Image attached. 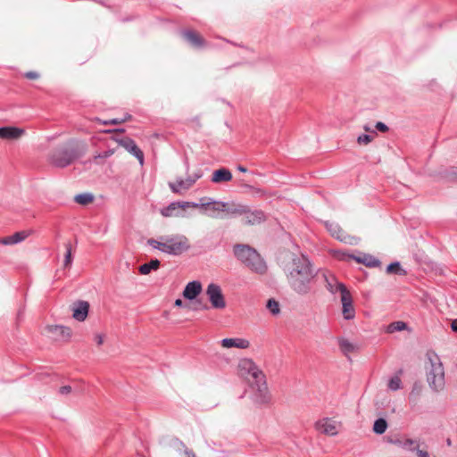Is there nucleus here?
<instances>
[{
  "instance_id": "1",
  "label": "nucleus",
  "mask_w": 457,
  "mask_h": 457,
  "mask_svg": "<svg viewBox=\"0 0 457 457\" xmlns=\"http://www.w3.org/2000/svg\"><path fill=\"white\" fill-rule=\"evenodd\" d=\"M284 271L289 287L295 294L304 296L312 291L317 271L307 255L292 253Z\"/></svg>"
},
{
  "instance_id": "2",
  "label": "nucleus",
  "mask_w": 457,
  "mask_h": 457,
  "mask_svg": "<svg viewBox=\"0 0 457 457\" xmlns=\"http://www.w3.org/2000/svg\"><path fill=\"white\" fill-rule=\"evenodd\" d=\"M147 244L154 249L173 256L180 255L190 248L188 239L182 235L162 236L159 239L150 238Z\"/></svg>"
},
{
  "instance_id": "3",
  "label": "nucleus",
  "mask_w": 457,
  "mask_h": 457,
  "mask_svg": "<svg viewBox=\"0 0 457 457\" xmlns=\"http://www.w3.org/2000/svg\"><path fill=\"white\" fill-rule=\"evenodd\" d=\"M235 257L247 266L251 270L263 274L267 270L264 260L259 253L249 245L237 244L233 247Z\"/></svg>"
},
{
  "instance_id": "4",
  "label": "nucleus",
  "mask_w": 457,
  "mask_h": 457,
  "mask_svg": "<svg viewBox=\"0 0 457 457\" xmlns=\"http://www.w3.org/2000/svg\"><path fill=\"white\" fill-rule=\"evenodd\" d=\"M428 366H426L427 381L430 388L439 392L445 387V370L439 356L433 351L427 353Z\"/></svg>"
},
{
  "instance_id": "5",
  "label": "nucleus",
  "mask_w": 457,
  "mask_h": 457,
  "mask_svg": "<svg viewBox=\"0 0 457 457\" xmlns=\"http://www.w3.org/2000/svg\"><path fill=\"white\" fill-rule=\"evenodd\" d=\"M79 157L78 147L73 141L55 147L49 154V162L57 168H65Z\"/></svg>"
},
{
  "instance_id": "6",
  "label": "nucleus",
  "mask_w": 457,
  "mask_h": 457,
  "mask_svg": "<svg viewBox=\"0 0 457 457\" xmlns=\"http://www.w3.org/2000/svg\"><path fill=\"white\" fill-rule=\"evenodd\" d=\"M238 371L242 377L248 380L249 384H251V382L262 379L265 376L254 361L248 358L240 360L238 363Z\"/></svg>"
},
{
  "instance_id": "7",
  "label": "nucleus",
  "mask_w": 457,
  "mask_h": 457,
  "mask_svg": "<svg viewBox=\"0 0 457 457\" xmlns=\"http://www.w3.org/2000/svg\"><path fill=\"white\" fill-rule=\"evenodd\" d=\"M250 386L253 390L251 398L255 404L264 405L270 402V395L265 377L262 379L251 382Z\"/></svg>"
},
{
  "instance_id": "8",
  "label": "nucleus",
  "mask_w": 457,
  "mask_h": 457,
  "mask_svg": "<svg viewBox=\"0 0 457 457\" xmlns=\"http://www.w3.org/2000/svg\"><path fill=\"white\" fill-rule=\"evenodd\" d=\"M206 295L213 308L223 309L226 307V301L219 285L214 283L209 284L206 288Z\"/></svg>"
},
{
  "instance_id": "9",
  "label": "nucleus",
  "mask_w": 457,
  "mask_h": 457,
  "mask_svg": "<svg viewBox=\"0 0 457 457\" xmlns=\"http://www.w3.org/2000/svg\"><path fill=\"white\" fill-rule=\"evenodd\" d=\"M203 176V172L198 170L193 175L188 176L186 179L181 178L177 179L176 182H170L169 187L170 190L175 194H179L182 189H189L199 179Z\"/></svg>"
},
{
  "instance_id": "10",
  "label": "nucleus",
  "mask_w": 457,
  "mask_h": 457,
  "mask_svg": "<svg viewBox=\"0 0 457 457\" xmlns=\"http://www.w3.org/2000/svg\"><path fill=\"white\" fill-rule=\"evenodd\" d=\"M342 289L341 303L342 314L345 320H353L355 317V310L353 304V297L345 286H340Z\"/></svg>"
},
{
  "instance_id": "11",
  "label": "nucleus",
  "mask_w": 457,
  "mask_h": 457,
  "mask_svg": "<svg viewBox=\"0 0 457 457\" xmlns=\"http://www.w3.org/2000/svg\"><path fill=\"white\" fill-rule=\"evenodd\" d=\"M266 220V215L262 210H252L249 206H245V212L242 216L241 222L244 225L254 226L259 225Z\"/></svg>"
},
{
  "instance_id": "12",
  "label": "nucleus",
  "mask_w": 457,
  "mask_h": 457,
  "mask_svg": "<svg viewBox=\"0 0 457 457\" xmlns=\"http://www.w3.org/2000/svg\"><path fill=\"white\" fill-rule=\"evenodd\" d=\"M197 206L199 204L193 202H172L168 206L162 208L160 212L163 217L179 216L180 210Z\"/></svg>"
},
{
  "instance_id": "13",
  "label": "nucleus",
  "mask_w": 457,
  "mask_h": 457,
  "mask_svg": "<svg viewBox=\"0 0 457 457\" xmlns=\"http://www.w3.org/2000/svg\"><path fill=\"white\" fill-rule=\"evenodd\" d=\"M119 145L124 147L129 154L135 156L141 165L144 164V153L143 151L137 145L136 142L130 137H125L120 139Z\"/></svg>"
},
{
  "instance_id": "14",
  "label": "nucleus",
  "mask_w": 457,
  "mask_h": 457,
  "mask_svg": "<svg viewBox=\"0 0 457 457\" xmlns=\"http://www.w3.org/2000/svg\"><path fill=\"white\" fill-rule=\"evenodd\" d=\"M183 38L194 48H203L206 42L196 31L193 29H183L180 31Z\"/></svg>"
},
{
  "instance_id": "15",
  "label": "nucleus",
  "mask_w": 457,
  "mask_h": 457,
  "mask_svg": "<svg viewBox=\"0 0 457 457\" xmlns=\"http://www.w3.org/2000/svg\"><path fill=\"white\" fill-rule=\"evenodd\" d=\"M325 226H326L327 229L329 231V233L331 234V236L334 237L335 238H337V239H338V240H340L341 242H344V243L353 244L352 239H353V237H352L351 236L346 234L339 227L338 224L334 223V222L327 221L325 223Z\"/></svg>"
},
{
  "instance_id": "16",
  "label": "nucleus",
  "mask_w": 457,
  "mask_h": 457,
  "mask_svg": "<svg viewBox=\"0 0 457 457\" xmlns=\"http://www.w3.org/2000/svg\"><path fill=\"white\" fill-rule=\"evenodd\" d=\"M72 317L78 321H84L88 314L89 303L87 301L79 300L73 303Z\"/></svg>"
},
{
  "instance_id": "17",
  "label": "nucleus",
  "mask_w": 457,
  "mask_h": 457,
  "mask_svg": "<svg viewBox=\"0 0 457 457\" xmlns=\"http://www.w3.org/2000/svg\"><path fill=\"white\" fill-rule=\"evenodd\" d=\"M315 427L317 430L325 435L336 436L338 433L336 421L328 418L317 421Z\"/></svg>"
},
{
  "instance_id": "18",
  "label": "nucleus",
  "mask_w": 457,
  "mask_h": 457,
  "mask_svg": "<svg viewBox=\"0 0 457 457\" xmlns=\"http://www.w3.org/2000/svg\"><path fill=\"white\" fill-rule=\"evenodd\" d=\"M202 292V284L198 280L188 282L184 290L183 296L187 300H195Z\"/></svg>"
},
{
  "instance_id": "19",
  "label": "nucleus",
  "mask_w": 457,
  "mask_h": 457,
  "mask_svg": "<svg viewBox=\"0 0 457 457\" xmlns=\"http://www.w3.org/2000/svg\"><path fill=\"white\" fill-rule=\"evenodd\" d=\"M348 257L369 268L381 267V262L375 256L369 253H362L361 256H354L353 254H349Z\"/></svg>"
},
{
  "instance_id": "20",
  "label": "nucleus",
  "mask_w": 457,
  "mask_h": 457,
  "mask_svg": "<svg viewBox=\"0 0 457 457\" xmlns=\"http://www.w3.org/2000/svg\"><path fill=\"white\" fill-rule=\"evenodd\" d=\"M220 345L224 348L236 347L239 349H246L250 345V342L245 338H224L220 341Z\"/></svg>"
},
{
  "instance_id": "21",
  "label": "nucleus",
  "mask_w": 457,
  "mask_h": 457,
  "mask_svg": "<svg viewBox=\"0 0 457 457\" xmlns=\"http://www.w3.org/2000/svg\"><path fill=\"white\" fill-rule=\"evenodd\" d=\"M24 134V129L17 127H1L0 138L16 139Z\"/></svg>"
},
{
  "instance_id": "22",
  "label": "nucleus",
  "mask_w": 457,
  "mask_h": 457,
  "mask_svg": "<svg viewBox=\"0 0 457 457\" xmlns=\"http://www.w3.org/2000/svg\"><path fill=\"white\" fill-rule=\"evenodd\" d=\"M29 236L27 231H18L14 234L3 237L0 239V243L4 245H15L25 240Z\"/></svg>"
},
{
  "instance_id": "23",
  "label": "nucleus",
  "mask_w": 457,
  "mask_h": 457,
  "mask_svg": "<svg viewBox=\"0 0 457 457\" xmlns=\"http://www.w3.org/2000/svg\"><path fill=\"white\" fill-rule=\"evenodd\" d=\"M232 179V173L227 168H220L216 170L212 173V182L213 183H221L228 182Z\"/></svg>"
},
{
  "instance_id": "24",
  "label": "nucleus",
  "mask_w": 457,
  "mask_h": 457,
  "mask_svg": "<svg viewBox=\"0 0 457 457\" xmlns=\"http://www.w3.org/2000/svg\"><path fill=\"white\" fill-rule=\"evenodd\" d=\"M245 204H242L226 203L225 212H227L230 217H242L245 212Z\"/></svg>"
},
{
  "instance_id": "25",
  "label": "nucleus",
  "mask_w": 457,
  "mask_h": 457,
  "mask_svg": "<svg viewBox=\"0 0 457 457\" xmlns=\"http://www.w3.org/2000/svg\"><path fill=\"white\" fill-rule=\"evenodd\" d=\"M337 343H338L340 351L346 357H349L350 353H354L357 350V346L345 337H338Z\"/></svg>"
},
{
  "instance_id": "26",
  "label": "nucleus",
  "mask_w": 457,
  "mask_h": 457,
  "mask_svg": "<svg viewBox=\"0 0 457 457\" xmlns=\"http://www.w3.org/2000/svg\"><path fill=\"white\" fill-rule=\"evenodd\" d=\"M201 209H204L205 211H212V212H225L226 202L222 201H211L208 203L198 204Z\"/></svg>"
},
{
  "instance_id": "27",
  "label": "nucleus",
  "mask_w": 457,
  "mask_h": 457,
  "mask_svg": "<svg viewBox=\"0 0 457 457\" xmlns=\"http://www.w3.org/2000/svg\"><path fill=\"white\" fill-rule=\"evenodd\" d=\"M325 280H326V287L331 294H337V292L340 293L342 295V289L340 286H345V284L338 282L337 278L333 276L327 277L326 275Z\"/></svg>"
},
{
  "instance_id": "28",
  "label": "nucleus",
  "mask_w": 457,
  "mask_h": 457,
  "mask_svg": "<svg viewBox=\"0 0 457 457\" xmlns=\"http://www.w3.org/2000/svg\"><path fill=\"white\" fill-rule=\"evenodd\" d=\"M161 262L157 259H153L149 262L144 263L139 266V272L143 275L149 274L152 270H156L159 269Z\"/></svg>"
},
{
  "instance_id": "29",
  "label": "nucleus",
  "mask_w": 457,
  "mask_h": 457,
  "mask_svg": "<svg viewBox=\"0 0 457 457\" xmlns=\"http://www.w3.org/2000/svg\"><path fill=\"white\" fill-rule=\"evenodd\" d=\"M386 273L388 274H397V275H406V270H403L401 266L400 262H394L387 265L386 269Z\"/></svg>"
},
{
  "instance_id": "30",
  "label": "nucleus",
  "mask_w": 457,
  "mask_h": 457,
  "mask_svg": "<svg viewBox=\"0 0 457 457\" xmlns=\"http://www.w3.org/2000/svg\"><path fill=\"white\" fill-rule=\"evenodd\" d=\"M387 428V422L383 418H378L373 424V432L377 435H382Z\"/></svg>"
},
{
  "instance_id": "31",
  "label": "nucleus",
  "mask_w": 457,
  "mask_h": 457,
  "mask_svg": "<svg viewBox=\"0 0 457 457\" xmlns=\"http://www.w3.org/2000/svg\"><path fill=\"white\" fill-rule=\"evenodd\" d=\"M93 200L94 195L90 193L79 194L75 196V202L82 205H86L89 203H92Z\"/></svg>"
},
{
  "instance_id": "32",
  "label": "nucleus",
  "mask_w": 457,
  "mask_h": 457,
  "mask_svg": "<svg viewBox=\"0 0 457 457\" xmlns=\"http://www.w3.org/2000/svg\"><path fill=\"white\" fill-rule=\"evenodd\" d=\"M407 328V324L404 321H394L387 327V332L394 333L396 331H402Z\"/></svg>"
},
{
  "instance_id": "33",
  "label": "nucleus",
  "mask_w": 457,
  "mask_h": 457,
  "mask_svg": "<svg viewBox=\"0 0 457 457\" xmlns=\"http://www.w3.org/2000/svg\"><path fill=\"white\" fill-rule=\"evenodd\" d=\"M266 308L273 315H277L280 312L278 302H277L273 298H270L268 300V302L266 303Z\"/></svg>"
},
{
  "instance_id": "34",
  "label": "nucleus",
  "mask_w": 457,
  "mask_h": 457,
  "mask_svg": "<svg viewBox=\"0 0 457 457\" xmlns=\"http://www.w3.org/2000/svg\"><path fill=\"white\" fill-rule=\"evenodd\" d=\"M388 388L392 391H396L402 387V381L398 376L392 377L388 381Z\"/></svg>"
},
{
  "instance_id": "35",
  "label": "nucleus",
  "mask_w": 457,
  "mask_h": 457,
  "mask_svg": "<svg viewBox=\"0 0 457 457\" xmlns=\"http://www.w3.org/2000/svg\"><path fill=\"white\" fill-rule=\"evenodd\" d=\"M54 331L58 333L62 338H69L71 337V329L64 326H55Z\"/></svg>"
},
{
  "instance_id": "36",
  "label": "nucleus",
  "mask_w": 457,
  "mask_h": 457,
  "mask_svg": "<svg viewBox=\"0 0 457 457\" xmlns=\"http://www.w3.org/2000/svg\"><path fill=\"white\" fill-rule=\"evenodd\" d=\"M65 248H66V253H65V257H64L63 265H64V267H69L72 262L71 243L65 244Z\"/></svg>"
},
{
  "instance_id": "37",
  "label": "nucleus",
  "mask_w": 457,
  "mask_h": 457,
  "mask_svg": "<svg viewBox=\"0 0 457 457\" xmlns=\"http://www.w3.org/2000/svg\"><path fill=\"white\" fill-rule=\"evenodd\" d=\"M373 140V136L369 134H361L357 137V142L360 145H368Z\"/></svg>"
},
{
  "instance_id": "38",
  "label": "nucleus",
  "mask_w": 457,
  "mask_h": 457,
  "mask_svg": "<svg viewBox=\"0 0 457 457\" xmlns=\"http://www.w3.org/2000/svg\"><path fill=\"white\" fill-rule=\"evenodd\" d=\"M416 445V441L409 438V439L403 440L402 448L408 449L410 451H415L417 447H412V445Z\"/></svg>"
},
{
  "instance_id": "39",
  "label": "nucleus",
  "mask_w": 457,
  "mask_h": 457,
  "mask_svg": "<svg viewBox=\"0 0 457 457\" xmlns=\"http://www.w3.org/2000/svg\"><path fill=\"white\" fill-rule=\"evenodd\" d=\"M179 445L184 450L186 457H196L195 453L192 450L188 449L183 442L179 441Z\"/></svg>"
},
{
  "instance_id": "40",
  "label": "nucleus",
  "mask_w": 457,
  "mask_h": 457,
  "mask_svg": "<svg viewBox=\"0 0 457 457\" xmlns=\"http://www.w3.org/2000/svg\"><path fill=\"white\" fill-rule=\"evenodd\" d=\"M24 77L29 79H37L39 78V74L37 71H27L24 73Z\"/></svg>"
},
{
  "instance_id": "41",
  "label": "nucleus",
  "mask_w": 457,
  "mask_h": 457,
  "mask_svg": "<svg viewBox=\"0 0 457 457\" xmlns=\"http://www.w3.org/2000/svg\"><path fill=\"white\" fill-rule=\"evenodd\" d=\"M375 127L380 132H386L388 130V127L384 122L381 121H378Z\"/></svg>"
},
{
  "instance_id": "42",
  "label": "nucleus",
  "mask_w": 457,
  "mask_h": 457,
  "mask_svg": "<svg viewBox=\"0 0 457 457\" xmlns=\"http://www.w3.org/2000/svg\"><path fill=\"white\" fill-rule=\"evenodd\" d=\"M208 305L206 303H203L202 302L200 301H197L193 308L194 311H198V310H208Z\"/></svg>"
},
{
  "instance_id": "43",
  "label": "nucleus",
  "mask_w": 457,
  "mask_h": 457,
  "mask_svg": "<svg viewBox=\"0 0 457 457\" xmlns=\"http://www.w3.org/2000/svg\"><path fill=\"white\" fill-rule=\"evenodd\" d=\"M71 392V386H63L59 388V394L61 395H68Z\"/></svg>"
},
{
  "instance_id": "44",
  "label": "nucleus",
  "mask_w": 457,
  "mask_h": 457,
  "mask_svg": "<svg viewBox=\"0 0 457 457\" xmlns=\"http://www.w3.org/2000/svg\"><path fill=\"white\" fill-rule=\"evenodd\" d=\"M416 453L418 457H430L429 453L427 451L420 450L418 447L416 448ZM436 457V456H434Z\"/></svg>"
},
{
  "instance_id": "45",
  "label": "nucleus",
  "mask_w": 457,
  "mask_h": 457,
  "mask_svg": "<svg viewBox=\"0 0 457 457\" xmlns=\"http://www.w3.org/2000/svg\"><path fill=\"white\" fill-rule=\"evenodd\" d=\"M95 341L98 345H101L104 343V336L102 334H96L95 336Z\"/></svg>"
},
{
  "instance_id": "46",
  "label": "nucleus",
  "mask_w": 457,
  "mask_h": 457,
  "mask_svg": "<svg viewBox=\"0 0 457 457\" xmlns=\"http://www.w3.org/2000/svg\"><path fill=\"white\" fill-rule=\"evenodd\" d=\"M124 122V120H120V119H118V118H115V119H112L109 121H105L104 124H120Z\"/></svg>"
},
{
  "instance_id": "47",
  "label": "nucleus",
  "mask_w": 457,
  "mask_h": 457,
  "mask_svg": "<svg viewBox=\"0 0 457 457\" xmlns=\"http://www.w3.org/2000/svg\"><path fill=\"white\" fill-rule=\"evenodd\" d=\"M113 154V151L108 150L104 152L103 154H100L97 157L98 158H108Z\"/></svg>"
},
{
  "instance_id": "48",
  "label": "nucleus",
  "mask_w": 457,
  "mask_h": 457,
  "mask_svg": "<svg viewBox=\"0 0 457 457\" xmlns=\"http://www.w3.org/2000/svg\"><path fill=\"white\" fill-rule=\"evenodd\" d=\"M174 305L177 307H183L184 302L181 299H176L174 302Z\"/></svg>"
},
{
  "instance_id": "49",
  "label": "nucleus",
  "mask_w": 457,
  "mask_h": 457,
  "mask_svg": "<svg viewBox=\"0 0 457 457\" xmlns=\"http://www.w3.org/2000/svg\"><path fill=\"white\" fill-rule=\"evenodd\" d=\"M451 328L453 331L457 332V319L452 321Z\"/></svg>"
},
{
  "instance_id": "50",
  "label": "nucleus",
  "mask_w": 457,
  "mask_h": 457,
  "mask_svg": "<svg viewBox=\"0 0 457 457\" xmlns=\"http://www.w3.org/2000/svg\"><path fill=\"white\" fill-rule=\"evenodd\" d=\"M403 440L396 439L395 441H392L393 444L398 445L399 447H402Z\"/></svg>"
},
{
  "instance_id": "51",
  "label": "nucleus",
  "mask_w": 457,
  "mask_h": 457,
  "mask_svg": "<svg viewBox=\"0 0 457 457\" xmlns=\"http://www.w3.org/2000/svg\"><path fill=\"white\" fill-rule=\"evenodd\" d=\"M237 170L240 171V172H246L247 171V169L242 165H239L237 166Z\"/></svg>"
},
{
  "instance_id": "52",
  "label": "nucleus",
  "mask_w": 457,
  "mask_h": 457,
  "mask_svg": "<svg viewBox=\"0 0 457 457\" xmlns=\"http://www.w3.org/2000/svg\"><path fill=\"white\" fill-rule=\"evenodd\" d=\"M130 119H131V115H130V114H129V113H127V114H125V115H124V117H123V118H121L120 120H124V122H125V121H127V120H130Z\"/></svg>"
},
{
  "instance_id": "53",
  "label": "nucleus",
  "mask_w": 457,
  "mask_h": 457,
  "mask_svg": "<svg viewBox=\"0 0 457 457\" xmlns=\"http://www.w3.org/2000/svg\"><path fill=\"white\" fill-rule=\"evenodd\" d=\"M446 445H447L448 446H451V445H452V440H451L450 438H447V439H446Z\"/></svg>"
},
{
  "instance_id": "54",
  "label": "nucleus",
  "mask_w": 457,
  "mask_h": 457,
  "mask_svg": "<svg viewBox=\"0 0 457 457\" xmlns=\"http://www.w3.org/2000/svg\"><path fill=\"white\" fill-rule=\"evenodd\" d=\"M453 179L457 180V171L453 173Z\"/></svg>"
},
{
  "instance_id": "55",
  "label": "nucleus",
  "mask_w": 457,
  "mask_h": 457,
  "mask_svg": "<svg viewBox=\"0 0 457 457\" xmlns=\"http://www.w3.org/2000/svg\"><path fill=\"white\" fill-rule=\"evenodd\" d=\"M207 215H208V216H210V217H212V218H215V217H216V215H214V214H212V213H211V212L207 213Z\"/></svg>"
},
{
  "instance_id": "56",
  "label": "nucleus",
  "mask_w": 457,
  "mask_h": 457,
  "mask_svg": "<svg viewBox=\"0 0 457 457\" xmlns=\"http://www.w3.org/2000/svg\"><path fill=\"white\" fill-rule=\"evenodd\" d=\"M364 129H365L366 131H370V127L366 125V126H364Z\"/></svg>"
},
{
  "instance_id": "57",
  "label": "nucleus",
  "mask_w": 457,
  "mask_h": 457,
  "mask_svg": "<svg viewBox=\"0 0 457 457\" xmlns=\"http://www.w3.org/2000/svg\"><path fill=\"white\" fill-rule=\"evenodd\" d=\"M186 167H187V170H188V168H189V164H188V162H186Z\"/></svg>"
}]
</instances>
